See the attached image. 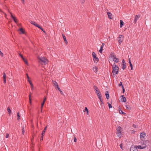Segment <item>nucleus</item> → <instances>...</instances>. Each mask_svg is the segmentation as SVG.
<instances>
[{
	"label": "nucleus",
	"mask_w": 151,
	"mask_h": 151,
	"mask_svg": "<svg viewBox=\"0 0 151 151\" xmlns=\"http://www.w3.org/2000/svg\"><path fill=\"white\" fill-rule=\"evenodd\" d=\"M0 55L2 57L3 56V53L0 50Z\"/></svg>",
	"instance_id": "38"
},
{
	"label": "nucleus",
	"mask_w": 151,
	"mask_h": 151,
	"mask_svg": "<svg viewBox=\"0 0 151 151\" xmlns=\"http://www.w3.org/2000/svg\"><path fill=\"white\" fill-rule=\"evenodd\" d=\"M22 131H24V126L22 127Z\"/></svg>",
	"instance_id": "58"
},
{
	"label": "nucleus",
	"mask_w": 151,
	"mask_h": 151,
	"mask_svg": "<svg viewBox=\"0 0 151 151\" xmlns=\"http://www.w3.org/2000/svg\"><path fill=\"white\" fill-rule=\"evenodd\" d=\"M136 147H137V149H143L144 148H145L147 146L146 145H145L144 146H142L141 145H139L138 146H135Z\"/></svg>",
	"instance_id": "8"
},
{
	"label": "nucleus",
	"mask_w": 151,
	"mask_h": 151,
	"mask_svg": "<svg viewBox=\"0 0 151 151\" xmlns=\"http://www.w3.org/2000/svg\"><path fill=\"white\" fill-rule=\"evenodd\" d=\"M122 82H120L119 83V86H122Z\"/></svg>",
	"instance_id": "43"
},
{
	"label": "nucleus",
	"mask_w": 151,
	"mask_h": 151,
	"mask_svg": "<svg viewBox=\"0 0 151 151\" xmlns=\"http://www.w3.org/2000/svg\"><path fill=\"white\" fill-rule=\"evenodd\" d=\"M107 14L108 15V18L110 19H111V16L112 14L111 13L109 12H107Z\"/></svg>",
	"instance_id": "18"
},
{
	"label": "nucleus",
	"mask_w": 151,
	"mask_h": 151,
	"mask_svg": "<svg viewBox=\"0 0 151 151\" xmlns=\"http://www.w3.org/2000/svg\"><path fill=\"white\" fill-rule=\"evenodd\" d=\"M26 76H27V78L28 79H29V77L28 74H26Z\"/></svg>",
	"instance_id": "49"
},
{
	"label": "nucleus",
	"mask_w": 151,
	"mask_h": 151,
	"mask_svg": "<svg viewBox=\"0 0 151 151\" xmlns=\"http://www.w3.org/2000/svg\"><path fill=\"white\" fill-rule=\"evenodd\" d=\"M130 151H138L137 149V147L135 146L132 147L130 148Z\"/></svg>",
	"instance_id": "9"
},
{
	"label": "nucleus",
	"mask_w": 151,
	"mask_h": 151,
	"mask_svg": "<svg viewBox=\"0 0 151 151\" xmlns=\"http://www.w3.org/2000/svg\"><path fill=\"white\" fill-rule=\"evenodd\" d=\"M17 117H17V119L18 120H19V119L20 115H19L18 112V113H17Z\"/></svg>",
	"instance_id": "37"
},
{
	"label": "nucleus",
	"mask_w": 151,
	"mask_h": 151,
	"mask_svg": "<svg viewBox=\"0 0 151 151\" xmlns=\"http://www.w3.org/2000/svg\"><path fill=\"white\" fill-rule=\"evenodd\" d=\"M120 27H122V26L124 25V22L122 20H121L120 21Z\"/></svg>",
	"instance_id": "22"
},
{
	"label": "nucleus",
	"mask_w": 151,
	"mask_h": 151,
	"mask_svg": "<svg viewBox=\"0 0 151 151\" xmlns=\"http://www.w3.org/2000/svg\"><path fill=\"white\" fill-rule=\"evenodd\" d=\"M31 88L32 90H33V85H32V86H31Z\"/></svg>",
	"instance_id": "52"
},
{
	"label": "nucleus",
	"mask_w": 151,
	"mask_h": 151,
	"mask_svg": "<svg viewBox=\"0 0 151 151\" xmlns=\"http://www.w3.org/2000/svg\"><path fill=\"white\" fill-rule=\"evenodd\" d=\"M52 83L53 84H54V85L55 86L58 84V83L55 81H52Z\"/></svg>",
	"instance_id": "28"
},
{
	"label": "nucleus",
	"mask_w": 151,
	"mask_h": 151,
	"mask_svg": "<svg viewBox=\"0 0 151 151\" xmlns=\"http://www.w3.org/2000/svg\"><path fill=\"white\" fill-rule=\"evenodd\" d=\"M112 73L114 76H115V74H117L118 72L119 68L115 65V63H114L112 66Z\"/></svg>",
	"instance_id": "2"
},
{
	"label": "nucleus",
	"mask_w": 151,
	"mask_h": 151,
	"mask_svg": "<svg viewBox=\"0 0 151 151\" xmlns=\"http://www.w3.org/2000/svg\"><path fill=\"white\" fill-rule=\"evenodd\" d=\"M7 110L8 112H9V114L10 115L11 114V111L9 107H7Z\"/></svg>",
	"instance_id": "20"
},
{
	"label": "nucleus",
	"mask_w": 151,
	"mask_h": 151,
	"mask_svg": "<svg viewBox=\"0 0 151 151\" xmlns=\"http://www.w3.org/2000/svg\"><path fill=\"white\" fill-rule=\"evenodd\" d=\"M47 125L45 128L43 130L44 131H46V130L47 128Z\"/></svg>",
	"instance_id": "45"
},
{
	"label": "nucleus",
	"mask_w": 151,
	"mask_h": 151,
	"mask_svg": "<svg viewBox=\"0 0 151 151\" xmlns=\"http://www.w3.org/2000/svg\"><path fill=\"white\" fill-rule=\"evenodd\" d=\"M19 30L21 32L22 34H24V30L22 28H20Z\"/></svg>",
	"instance_id": "21"
},
{
	"label": "nucleus",
	"mask_w": 151,
	"mask_h": 151,
	"mask_svg": "<svg viewBox=\"0 0 151 151\" xmlns=\"http://www.w3.org/2000/svg\"><path fill=\"white\" fill-rule=\"evenodd\" d=\"M116 63H118L119 62V59L118 58H116L114 61Z\"/></svg>",
	"instance_id": "32"
},
{
	"label": "nucleus",
	"mask_w": 151,
	"mask_h": 151,
	"mask_svg": "<svg viewBox=\"0 0 151 151\" xmlns=\"http://www.w3.org/2000/svg\"><path fill=\"white\" fill-rule=\"evenodd\" d=\"M22 59L25 63L26 64H27V61L24 58H23Z\"/></svg>",
	"instance_id": "29"
},
{
	"label": "nucleus",
	"mask_w": 151,
	"mask_h": 151,
	"mask_svg": "<svg viewBox=\"0 0 151 151\" xmlns=\"http://www.w3.org/2000/svg\"><path fill=\"white\" fill-rule=\"evenodd\" d=\"M121 97H122L121 99L122 101H123L124 102H125L126 101L127 99L126 98L124 97V95H122L121 96Z\"/></svg>",
	"instance_id": "13"
},
{
	"label": "nucleus",
	"mask_w": 151,
	"mask_h": 151,
	"mask_svg": "<svg viewBox=\"0 0 151 151\" xmlns=\"http://www.w3.org/2000/svg\"><path fill=\"white\" fill-rule=\"evenodd\" d=\"M120 148L122 149H123L122 147V144H121L120 145Z\"/></svg>",
	"instance_id": "51"
},
{
	"label": "nucleus",
	"mask_w": 151,
	"mask_h": 151,
	"mask_svg": "<svg viewBox=\"0 0 151 151\" xmlns=\"http://www.w3.org/2000/svg\"><path fill=\"white\" fill-rule=\"evenodd\" d=\"M98 98L99 99V100H101V99H102L101 98V96H98Z\"/></svg>",
	"instance_id": "47"
},
{
	"label": "nucleus",
	"mask_w": 151,
	"mask_h": 151,
	"mask_svg": "<svg viewBox=\"0 0 151 151\" xmlns=\"http://www.w3.org/2000/svg\"><path fill=\"white\" fill-rule=\"evenodd\" d=\"M74 142H76V138L75 137H74Z\"/></svg>",
	"instance_id": "57"
},
{
	"label": "nucleus",
	"mask_w": 151,
	"mask_h": 151,
	"mask_svg": "<svg viewBox=\"0 0 151 151\" xmlns=\"http://www.w3.org/2000/svg\"><path fill=\"white\" fill-rule=\"evenodd\" d=\"M145 136V133L144 132L141 133L140 137L141 140H143L144 139V137Z\"/></svg>",
	"instance_id": "7"
},
{
	"label": "nucleus",
	"mask_w": 151,
	"mask_h": 151,
	"mask_svg": "<svg viewBox=\"0 0 151 151\" xmlns=\"http://www.w3.org/2000/svg\"><path fill=\"white\" fill-rule=\"evenodd\" d=\"M129 64H130V63H131V60L129 58Z\"/></svg>",
	"instance_id": "61"
},
{
	"label": "nucleus",
	"mask_w": 151,
	"mask_h": 151,
	"mask_svg": "<svg viewBox=\"0 0 151 151\" xmlns=\"http://www.w3.org/2000/svg\"><path fill=\"white\" fill-rule=\"evenodd\" d=\"M21 0L22 2V3L23 4H24V0Z\"/></svg>",
	"instance_id": "55"
},
{
	"label": "nucleus",
	"mask_w": 151,
	"mask_h": 151,
	"mask_svg": "<svg viewBox=\"0 0 151 151\" xmlns=\"http://www.w3.org/2000/svg\"><path fill=\"white\" fill-rule=\"evenodd\" d=\"M46 100V97H45L44 99L43 102H45V101Z\"/></svg>",
	"instance_id": "59"
},
{
	"label": "nucleus",
	"mask_w": 151,
	"mask_h": 151,
	"mask_svg": "<svg viewBox=\"0 0 151 151\" xmlns=\"http://www.w3.org/2000/svg\"><path fill=\"white\" fill-rule=\"evenodd\" d=\"M45 104V102H43L41 104V106H43Z\"/></svg>",
	"instance_id": "53"
},
{
	"label": "nucleus",
	"mask_w": 151,
	"mask_h": 151,
	"mask_svg": "<svg viewBox=\"0 0 151 151\" xmlns=\"http://www.w3.org/2000/svg\"><path fill=\"white\" fill-rule=\"evenodd\" d=\"M92 55L93 57V60L95 62H98L99 60V58L96 56V55L95 53L94 52H93Z\"/></svg>",
	"instance_id": "3"
},
{
	"label": "nucleus",
	"mask_w": 151,
	"mask_h": 151,
	"mask_svg": "<svg viewBox=\"0 0 151 151\" xmlns=\"http://www.w3.org/2000/svg\"><path fill=\"white\" fill-rule=\"evenodd\" d=\"M55 86H56V87L58 89V88H59V87L58 85V84L57 85H56Z\"/></svg>",
	"instance_id": "54"
},
{
	"label": "nucleus",
	"mask_w": 151,
	"mask_h": 151,
	"mask_svg": "<svg viewBox=\"0 0 151 151\" xmlns=\"http://www.w3.org/2000/svg\"><path fill=\"white\" fill-rule=\"evenodd\" d=\"M97 95L98 96H101V93L100 92H99L98 93H96Z\"/></svg>",
	"instance_id": "35"
},
{
	"label": "nucleus",
	"mask_w": 151,
	"mask_h": 151,
	"mask_svg": "<svg viewBox=\"0 0 151 151\" xmlns=\"http://www.w3.org/2000/svg\"><path fill=\"white\" fill-rule=\"evenodd\" d=\"M37 60L39 63H41L42 65H45L47 64L48 60L45 57H37Z\"/></svg>",
	"instance_id": "1"
},
{
	"label": "nucleus",
	"mask_w": 151,
	"mask_h": 151,
	"mask_svg": "<svg viewBox=\"0 0 151 151\" xmlns=\"http://www.w3.org/2000/svg\"><path fill=\"white\" fill-rule=\"evenodd\" d=\"M85 1V0H81V2L83 3H84Z\"/></svg>",
	"instance_id": "50"
},
{
	"label": "nucleus",
	"mask_w": 151,
	"mask_h": 151,
	"mask_svg": "<svg viewBox=\"0 0 151 151\" xmlns=\"http://www.w3.org/2000/svg\"><path fill=\"white\" fill-rule=\"evenodd\" d=\"M43 106H41V112H42V108H43Z\"/></svg>",
	"instance_id": "56"
},
{
	"label": "nucleus",
	"mask_w": 151,
	"mask_h": 151,
	"mask_svg": "<svg viewBox=\"0 0 151 151\" xmlns=\"http://www.w3.org/2000/svg\"><path fill=\"white\" fill-rule=\"evenodd\" d=\"M110 56L111 57L113 58V61H114L115 60L116 58V56L115 55H114L113 54H111Z\"/></svg>",
	"instance_id": "16"
},
{
	"label": "nucleus",
	"mask_w": 151,
	"mask_h": 151,
	"mask_svg": "<svg viewBox=\"0 0 151 151\" xmlns=\"http://www.w3.org/2000/svg\"><path fill=\"white\" fill-rule=\"evenodd\" d=\"M62 36L63 40L65 42L66 44H67L68 43V41L66 40V38L64 35L62 34Z\"/></svg>",
	"instance_id": "14"
},
{
	"label": "nucleus",
	"mask_w": 151,
	"mask_h": 151,
	"mask_svg": "<svg viewBox=\"0 0 151 151\" xmlns=\"http://www.w3.org/2000/svg\"><path fill=\"white\" fill-rule=\"evenodd\" d=\"M108 104L109 107V108H112V106L108 102Z\"/></svg>",
	"instance_id": "31"
},
{
	"label": "nucleus",
	"mask_w": 151,
	"mask_h": 151,
	"mask_svg": "<svg viewBox=\"0 0 151 151\" xmlns=\"http://www.w3.org/2000/svg\"><path fill=\"white\" fill-rule=\"evenodd\" d=\"M93 88L94 90L96 91V93L100 92L98 88L96 86H94Z\"/></svg>",
	"instance_id": "12"
},
{
	"label": "nucleus",
	"mask_w": 151,
	"mask_h": 151,
	"mask_svg": "<svg viewBox=\"0 0 151 151\" xmlns=\"http://www.w3.org/2000/svg\"><path fill=\"white\" fill-rule=\"evenodd\" d=\"M125 106L126 108V109H127V110H130L131 109V107H130V106H128V105H126Z\"/></svg>",
	"instance_id": "27"
},
{
	"label": "nucleus",
	"mask_w": 151,
	"mask_h": 151,
	"mask_svg": "<svg viewBox=\"0 0 151 151\" xmlns=\"http://www.w3.org/2000/svg\"><path fill=\"white\" fill-rule=\"evenodd\" d=\"M36 27H38L40 29H41L42 28V27L37 24V25L36 26Z\"/></svg>",
	"instance_id": "30"
},
{
	"label": "nucleus",
	"mask_w": 151,
	"mask_h": 151,
	"mask_svg": "<svg viewBox=\"0 0 151 151\" xmlns=\"http://www.w3.org/2000/svg\"><path fill=\"white\" fill-rule=\"evenodd\" d=\"M100 101L101 102V104H104V102L102 100V99H101V100H100Z\"/></svg>",
	"instance_id": "42"
},
{
	"label": "nucleus",
	"mask_w": 151,
	"mask_h": 151,
	"mask_svg": "<svg viewBox=\"0 0 151 151\" xmlns=\"http://www.w3.org/2000/svg\"><path fill=\"white\" fill-rule=\"evenodd\" d=\"M105 95L106 98L108 99L109 98V92L108 91H106L105 93Z\"/></svg>",
	"instance_id": "15"
},
{
	"label": "nucleus",
	"mask_w": 151,
	"mask_h": 151,
	"mask_svg": "<svg viewBox=\"0 0 151 151\" xmlns=\"http://www.w3.org/2000/svg\"><path fill=\"white\" fill-rule=\"evenodd\" d=\"M19 56L21 57L22 58V59L24 58L23 57V55L20 54H19Z\"/></svg>",
	"instance_id": "44"
},
{
	"label": "nucleus",
	"mask_w": 151,
	"mask_h": 151,
	"mask_svg": "<svg viewBox=\"0 0 151 151\" xmlns=\"http://www.w3.org/2000/svg\"><path fill=\"white\" fill-rule=\"evenodd\" d=\"M97 69H98V68L97 67L95 66V67H93V70L94 72L96 73L97 71Z\"/></svg>",
	"instance_id": "17"
},
{
	"label": "nucleus",
	"mask_w": 151,
	"mask_h": 151,
	"mask_svg": "<svg viewBox=\"0 0 151 151\" xmlns=\"http://www.w3.org/2000/svg\"><path fill=\"white\" fill-rule=\"evenodd\" d=\"M119 113L121 114H126V113H124L123 112L122 110L121 109L119 110Z\"/></svg>",
	"instance_id": "23"
},
{
	"label": "nucleus",
	"mask_w": 151,
	"mask_h": 151,
	"mask_svg": "<svg viewBox=\"0 0 151 151\" xmlns=\"http://www.w3.org/2000/svg\"><path fill=\"white\" fill-rule=\"evenodd\" d=\"M29 103L30 104L31 103V93H30L29 95Z\"/></svg>",
	"instance_id": "25"
},
{
	"label": "nucleus",
	"mask_w": 151,
	"mask_h": 151,
	"mask_svg": "<svg viewBox=\"0 0 151 151\" xmlns=\"http://www.w3.org/2000/svg\"><path fill=\"white\" fill-rule=\"evenodd\" d=\"M9 136V135L8 133H7L6 134V138H8Z\"/></svg>",
	"instance_id": "41"
},
{
	"label": "nucleus",
	"mask_w": 151,
	"mask_h": 151,
	"mask_svg": "<svg viewBox=\"0 0 151 151\" xmlns=\"http://www.w3.org/2000/svg\"><path fill=\"white\" fill-rule=\"evenodd\" d=\"M122 92H123V93H124L125 92V89H122Z\"/></svg>",
	"instance_id": "62"
},
{
	"label": "nucleus",
	"mask_w": 151,
	"mask_h": 151,
	"mask_svg": "<svg viewBox=\"0 0 151 151\" xmlns=\"http://www.w3.org/2000/svg\"><path fill=\"white\" fill-rule=\"evenodd\" d=\"M103 50V48H102L101 47H100V50H99V52L100 53H102Z\"/></svg>",
	"instance_id": "36"
},
{
	"label": "nucleus",
	"mask_w": 151,
	"mask_h": 151,
	"mask_svg": "<svg viewBox=\"0 0 151 151\" xmlns=\"http://www.w3.org/2000/svg\"><path fill=\"white\" fill-rule=\"evenodd\" d=\"M41 30L44 33H45V31L42 28L41 29Z\"/></svg>",
	"instance_id": "46"
},
{
	"label": "nucleus",
	"mask_w": 151,
	"mask_h": 151,
	"mask_svg": "<svg viewBox=\"0 0 151 151\" xmlns=\"http://www.w3.org/2000/svg\"><path fill=\"white\" fill-rule=\"evenodd\" d=\"M129 65H130V67H131V70H132V69H133V66H132V64L131 63H130V64H129Z\"/></svg>",
	"instance_id": "39"
},
{
	"label": "nucleus",
	"mask_w": 151,
	"mask_h": 151,
	"mask_svg": "<svg viewBox=\"0 0 151 151\" xmlns=\"http://www.w3.org/2000/svg\"><path fill=\"white\" fill-rule=\"evenodd\" d=\"M30 23L31 24H32L34 25H35V26L37 25V23H36L35 22L33 21H31Z\"/></svg>",
	"instance_id": "19"
},
{
	"label": "nucleus",
	"mask_w": 151,
	"mask_h": 151,
	"mask_svg": "<svg viewBox=\"0 0 151 151\" xmlns=\"http://www.w3.org/2000/svg\"><path fill=\"white\" fill-rule=\"evenodd\" d=\"M122 63L123 64L125 63V61H124V59H123L122 60Z\"/></svg>",
	"instance_id": "60"
},
{
	"label": "nucleus",
	"mask_w": 151,
	"mask_h": 151,
	"mask_svg": "<svg viewBox=\"0 0 151 151\" xmlns=\"http://www.w3.org/2000/svg\"><path fill=\"white\" fill-rule=\"evenodd\" d=\"M58 90L60 91L61 94L62 95H63V92L60 89V88H58Z\"/></svg>",
	"instance_id": "34"
},
{
	"label": "nucleus",
	"mask_w": 151,
	"mask_h": 151,
	"mask_svg": "<svg viewBox=\"0 0 151 151\" xmlns=\"http://www.w3.org/2000/svg\"><path fill=\"white\" fill-rule=\"evenodd\" d=\"M126 63H125L123 64L122 68L123 70H124L126 68Z\"/></svg>",
	"instance_id": "26"
},
{
	"label": "nucleus",
	"mask_w": 151,
	"mask_h": 151,
	"mask_svg": "<svg viewBox=\"0 0 151 151\" xmlns=\"http://www.w3.org/2000/svg\"><path fill=\"white\" fill-rule=\"evenodd\" d=\"M121 128L120 127H119L116 129V134L118 137H121V136L122 135L121 132Z\"/></svg>",
	"instance_id": "4"
},
{
	"label": "nucleus",
	"mask_w": 151,
	"mask_h": 151,
	"mask_svg": "<svg viewBox=\"0 0 151 151\" xmlns=\"http://www.w3.org/2000/svg\"><path fill=\"white\" fill-rule=\"evenodd\" d=\"M29 83L30 84V85H31V86H32V85L33 84L32 83V82H31V81H29Z\"/></svg>",
	"instance_id": "48"
},
{
	"label": "nucleus",
	"mask_w": 151,
	"mask_h": 151,
	"mask_svg": "<svg viewBox=\"0 0 151 151\" xmlns=\"http://www.w3.org/2000/svg\"><path fill=\"white\" fill-rule=\"evenodd\" d=\"M6 75L5 73H3V78L4 83H6Z\"/></svg>",
	"instance_id": "11"
},
{
	"label": "nucleus",
	"mask_w": 151,
	"mask_h": 151,
	"mask_svg": "<svg viewBox=\"0 0 151 151\" xmlns=\"http://www.w3.org/2000/svg\"><path fill=\"white\" fill-rule=\"evenodd\" d=\"M140 17V16L139 15H136L135 16V18L134 19V22L135 23L136 22L137 20L139 18V17Z\"/></svg>",
	"instance_id": "10"
},
{
	"label": "nucleus",
	"mask_w": 151,
	"mask_h": 151,
	"mask_svg": "<svg viewBox=\"0 0 151 151\" xmlns=\"http://www.w3.org/2000/svg\"><path fill=\"white\" fill-rule=\"evenodd\" d=\"M43 136L42 135H41V137L40 138V141H42L43 139Z\"/></svg>",
	"instance_id": "40"
},
{
	"label": "nucleus",
	"mask_w": 151,
	"mask_h": 151,
	"mask_svg": "<svg viewBox=\"0 0 151 151\" xmlns=\"http://www.w3.org/2000/svg\"><path fill=\"white\" fill-rule=\"evenodd\" d=\"M104 45H105V44L104 43H102V46H104Z\"/></svg>",
	"instance_id": "64"
},
{
	"label": "nucleus",
	"mask_w": 151,
	"mask_h": 151,
	"mask_svg": "<svg viewBox=\"0 0 151 151\" xmlns=\"http://www.w3.org/2000/svg\"><path fill=\"white\" fill-rule=\"evenodd\" d=\"M25 132V131H22V134H24Z\"/></svg>",
	"instance_id": "63"
},
{
	"label": "nucleus",
	"mask_w": 151,
	"mask_h": 151,
	"mask_svg": "<svg viewBox=\"0 0 151 151\" xmlns=\"http://www.w3.org/2000/svg\"><path fill=\"white\" fill-rule=\"evenodd\" d=\"M118 42L120 45L123 40V36L122 35H119L118 38Z\"/></svg>",
	"instance_id": "5"
},
{
	"label": "nucleus",
	"mask_w": 151,
	"mask_h": 151,
	"mask_svg": "<svg viewBox=\"0 0 151 151\" xmlns=\"http://www.w3.org/2000/svg\"><path fill=\"white\" fill-rule=\"evenodd\" d=\"M10 13L11 14V17L13 19L14 22L17 23L18 22V20L16 18L13 16V15L12 14V13L11 12H10Z\"/></svg>",
	"instance_id": "6"
},
{
	"label": "nucleus",
	"mask_w": 151,
	"mask_h": 151,
	"mask_svg": "<svg viewBox=\"0 0 151 151\" xmlns=\"http://www.w3.org/2000/svg\"><path fill=\"white\" fill-rule=\"evenodd\" d=\"M83 111L84 112H85V111H86V112H87V114H88V110L87 109V108L86 107L85 108V109Z\"/></svg>",
	"instance_id": "24"
},
{
	"label": "nucleus",
	"mask_w": 151,
	"mask_h": 151,
	"mask_svg": "<svg viewBox=\"0 0 151 151\" xmlns=\"http://www.w3.org/2000/svg\"><path fill=\"white\" fill-rule=\"evenodd\" d=\"M45 131L43 130L42 131V133L41 134V135H42V136H43L45 134Z\"/></svg>",
	"instance_id": "33"
}]
</instances>
